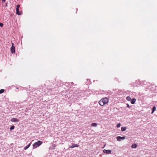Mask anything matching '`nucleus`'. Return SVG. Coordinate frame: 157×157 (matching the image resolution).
<instances>
[{"label":"nucleus","mask_w":157,"mask_h":157,"mask_svg":"<svg viewBox=\"0 0 157 157\" xmlns=\"http://www.w3.org/2000/svg\"><path fill=\"white\" fill-rule=\"evenodd\" d=\"M42 144V142L40 140H39L37 142L34 143L33 145V149H35L38 147Z\"/></svg>","instance_id":"f257e3e1"},{"label":"nucleus","mask_w":157,"mask_h":157,"mask_svg":"<svg viewBox=\"0 0 157 157\" xmlns=\"http://www.w3.org/2000/svg\"><path fill=\"white\" fill-rule=\"evenodd\" d=\"M12 46L10 48V51L11 53L12 54H14L15 52V48L14 46V44L13 43H12Z\"/></svg>","instance_id":"f03ea898"},{"label":"nucleus","mask_w":157,"mask_h":157,"mask_svg":"<svg viewBox=\"0 0 157 157\" xmlns=\"http://www.w3.org/2000/svg\"><path fill=\"white\" fill-rule=\"evenodd\" d=\"M103 152L104 153L107 154H109L111 153L112 152V151L111 150H105L104 149L103 150Z\"/></svg>","instance_id":"7ed1b4c3"},{"label":"nucleus","mask_w":157,"mask_h":157,"mask_svg":"<svg viewBox=\"0 0 157 157\" xmlns=\"http://www.w3.org/2000/svg\"><path fill=\"white\" fill-rule=\"evenodd\" d=\"M101 100L105 104H106L107 103H108L109 101V99L107 98H103L101 99Z\"/></svg>","instance_id":"20e7f679"},{"label":"nucleus","mask_w":157,"mask_h":157,"mask_svg":"<svg viewBox=\"0 0 157 157\" xmlns=\"http://www.w3.org/2000/svg\"><path fill=\"white\" fill-rule=\"evenodd\" d=\"M125 139V136L121 137L120 136H118L117 137V139L118 141H120L121 140H123Z\"/></svg>","instance_id":"39448f33"},{"label":"nucleus","mask_w":157,"mask_h":157,"mask_svg":"<svg viewBox=\"0 0 157 157\" xmlns=\"http://www.w3.org/2000/svg\"><path fill=\"white\" fill-rule=\"evenodd\" d=\"M79 146L78 145L75 144H72V145L70 147V148H73L75 147H78Z\"/></svg>","instance_id":"423d86ee"},{"label":"nucleus","mask_w":157,"mask_h":157,"mask_svg":"<svg viewBox=\"0 0 157 157\" xmlns=\"http://www.w3.org/2000/svg\"><path fill=\"white\" fill-rule=\"evenodd\" d=\"M11 121L12 122H18L19 121L18 119L16 118H13L11 120Z\"/></svg>","instance_id":"0eeeda50"},{"label":"nucleus","mask_w":157,"mask_h":157,"mask_svg":"<svg viewBox=\"0 0 157 157\" xmlns=\"http://www.w3.org/2000/svg\"><path fill=\"white\" fill-rule=\"evenodd\" d=\"M136 99L135 98H133L131 100V104H134L136 101Z\"/></svg>","instance_id":"6e6552de"},{"label":"nucleus","mask_w":157,"mask_h":157,"mask_svg":"<svg viewBox=\"0 0 157 157\" xmlns=\"http://www.w3.org/2000/svg\"><path fill=\"white\" fill-rule=\"evenodd\" d=\"M99 103L100 105L101 106H103L105 105L101 99L99 101Z\"/></svg>","instance_id":"1a4fd4ad"},{"label":"nucleus","mask_w":157,"mask_h":157,"mask_svg":"<svg viewBox=\"0 0 157 157\" xmlns=\"http://www.w3.org/2000/svg\"><path fill=\"white\" fill-rule=\"evenodd\" d=\"M31 144V142L29 144L26 146L25 147H24V149L25 150H26V149H27L30 146Z\"/></svg>","instance_id":"9d476101"},{"label":"nucleus","mask_w":157,"mask_h":157,"mask_svg":"<svg viewBox=\"0 0 157 157\" xmlns=\"http://www.w3.org/2000/svg\"><path fill=\"white\" fill-rule=\"evenodd\" d=\"M137 146L136 144H132L131 146V147L133 148H136L137 147Z\"/></svg>","instance_id":"9b49d317"},{"label":"nucleus","mask_w":157,"mask_h":157,"mask_svg":"<svg viewBox=\"0 0 157 157\" xmlns=\"http://www.w3.org/2000/svg\"><path fill=\"white\" fill-rule=\"evenodd\" d=\"M156 108L155 106H154L153 107L152 109L151 113H154V111L156 110Z\"/></svg>","instance_id":"f8f14e48"},{"label":"nucleus","mask_w":157,"mask_h":157,"mask_svg":"<svg viewBox=\"0 0 157 157\" xmlns=\"http://www.w3.org/2000/svg\"><path fill=\"white\" fill-rule=\"evenodd\" d=\"M16 14L18 15H21V13L19 12V9H16Z\"/></svg>","instance_id":"ddd939ff"},{"label":"nucleus","mask_w":157,"mask_h":157,"mask_svg":"<svg viewBox=\"0 0 157 157\" xmlns=\"http://www.w3.org/2000/svg\"><path fill=\"white\" fill-rule=\"evenodd\" d=\"M126 129V128L125 127H122L121 128V131L122 132L125 131Z\"/></svg>","instance_id":"4468645a"},{"label":"nucleus","mask_w":157,"mask_h":157,"mask_svg":"<svg viewBox=\"0 0 157 157\" xmlns=\"http://www.w3.org/2000/svg\"><path fill=\"white\" fill-rule=\"evenodd\" d=\"M97 124L96 123H93L91 124V125L92 127H96L97 126Z\"/></svg>","instance_id":"2eb2a0df"},{"label":"nucleus","mask_w":157,"mask_h":157,"mask_svg":"<svg viewBox=\"0 0 157 157\" xmlns=\"http://www.w3.org/2000/svg\"><path fill=\"white\" fill-rule=\"evenodd\" d=\"M126 99L127 101H129L131 100V98L129 96H128L126 97Z\"/></svg>","instance_id":"dca6fc26"},{"label":"nucleus","mask_w":157,"mask_h":157,"mask_svg":"<svg viewBox=\"0 0 157 157\" xmlns=\"http://www.w3.org/2000/svg\"><path fill=\"white\" fill-rule=\"evenodd\" d=\"M4 91H5L3 89L0 90V94H1L3 93L4 92Z\"/></svg>","instance_id":"f3484780"},{"label":"nucleus","mask_w":157,"mask_h":157,"mask_svg":"<svg viewBox=\"0 0 157 157\" xmlns=\"http://www.w3.org/2000/svg\"><path fill=\"white\" fill-rule=\"evenodd\" d=\"M14 127H15L14 125H12V126H11L10 127V130H11L13 129L14 128Z\"/></svg>","instance_id":"a211bd4d"},{"label":"nucleus","mask_w":157,"mask_h":157,"mask_svg":"<svg viewBox=\"0 0 157 157\" xmlns=\"http://www.w3.org/2000/svg\"><path fill=\"white\" fill-rule=\"evenodd\" d=\"M121 124L120 123H118L117 125V127L119 128L121 126Z\"/></svg>","instance_id":"6ab92c4d"},{"label":"nucleus","mask_w":157,"mask_h":157,"mask_svg":"<svg viewBox=\"0 0 157 157\" xmlns=\"http://www.w3.org/2000/svg\"><path fill=\"white\" fill-rule=\"evenodd\" d=\"M20 7V5L19 4L17 5L16 6V9H19V7Z\"/></svg>","instance_id":"aec40b11"},{"label":"nucleus","mask_w":157,"mask_h":157,"mask_svg":"<svg viewBox=\"0 0 157 157\" xmlns=\"http://www.w3.org/2000/svg\"><path fill=\"white\" fill-rule=\"evenodd\" d=\"M3 24L2 23L0 22V26L1 27H3Z\"/></svg>","instance_id":"412c9836"},{"label":"nucleus","mask_w":157,"mask_h":157,"mask_svg":"<svg viewBox=\"0 0 157 157\" xmlns=\"http://www.w3.org/2000/svg\"><path fill=\"white\" fill-rule=\"evenodd\" d=\"M127 107L128 108H129L130 106H129V104H127Z\"/></svg>","instance_id":"4be33fe9"},{"label":"nucleus","mask_w":157,"mask_h":157,"mask_svg":"<svg viewBox=\"0 0 157 157\" xmlns=\"http://www.w3.org/2000/svg\"><path fill=\"white\" fill-rule=\"evenodd\" d=\"M2 2H5L6 0H2Z\"/></svg>","instance_id":"5701e85b"}]
</instances>
